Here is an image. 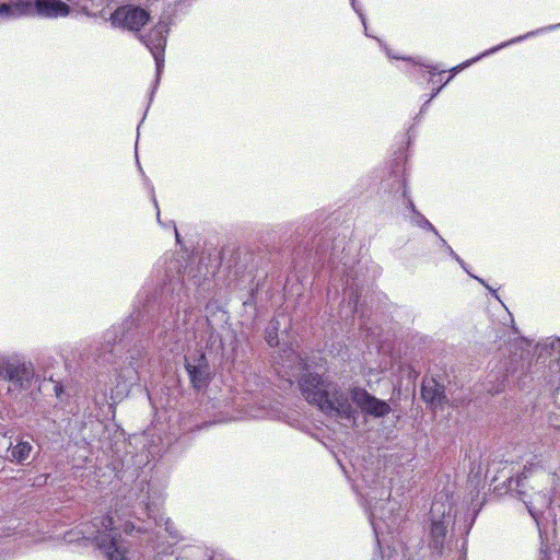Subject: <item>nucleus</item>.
I'll list each match as a JSON object with an SVG mask.
<instances>
[{
  "instance_id": "4468645a",
  "label": "nucleus",
  "mask_w": 560,
  "mask_h": 560,
  "mask_svg": "<svg viewBox=\"0 0 560 560\" xmlns=\"http://www.w3.org/2000/svg\"><path fill=\"white\" fill-rule=\"evenodd\" d=\"M421 395L427 402L436 405L443 399V388L434 378H427L422 383Z\"/></svg>"
},
{
  "instance_id": "5701e85b",
  "label": "nucleus",
  "mask_w": 560,
  "mask_h": 560,
  "mask_svg": "<svg viewBox=\"0 0 560 560\" xmlns=\"http://www.w3.org/2000/svg\"><path fill=\"white\" fill-rule=\"evenodd\" d=\"M351 2V7L352 9L358 13L363 26H364V30L368 31L366 28V21H365V16L364 14L362 13L361 9L357 5V2L355 0H350ZM365 34L368 35V32H365Z\"/></svg>"
},
{
  "instance_id": "f8f14e48",
  "label": "nucleus",
  "mask_w": 560,
  "mask_h": 560,
  "mask_svg": "<svg viewBox=\"0 0 560 560\" xmlns=\"http://www.w3.org/2000/svg\"><path fill=\"white\" fill-rule=\"evenodd\" d=\"M559 27H560V23H559V24H555V25H549V26H547V27H545V28H540V30H537V31L528 32V33H527V34H525V35H522V36H518V37L512 38V39H511V40H509V42L502 43V44H500V45H498V46H495V47H493V48H491V49H489V50H486L485 52L480 54L479 56H477V57H475V58H472V59H470V60H467V61H465V62H463V63H460V65H458V66H456V67L452 68V69H451L452 75H451V77H450V78L444 82V84H443V85L447 84V83L452 80V78H453V75H454V74H456V73H457V72H459L460 70H463V69H465V68L469 67L471 63H474V62H476V61L480 60L481 58H483V57H486V56H489V55H491V54H494V52H497L498 50H500V49H502V48H504V47H506V46H509V45H512V44H515V43L522 42V40H524V39H526V38H528V37H532V36L536 35V34H538V33H541V32H545V31H552V30H556V28H559Z\"/></svg>"
},
{
  "instance_id": "2eb2a0df",
  "label": "nucleus",
  "mask_w": 560,
  "mask_h": 560,
  "mask_svg": "<svg viewBox=\"0 0 560 560\" xmlns=\"http://www.w3.org/2000/svg\"><path fill=\"white\" fill-rule=\"evenodd\" d=\"M33 450L32 444L28 441H19L14 446L9 447L8 458L11 462L23 464L31 455Z\"/></svg>"
},
{
  "instance_id": "b1692460",
  "label": "nucleus",
  "mask_w": 560,
  "mask_h": 560,
  "mask_svg": "<svg viewBox=\"0 0 560 560\" xmlns=\"http://www.w3.org/2000/svg\"><path fill=\"white\" fill-rule=\"evenodd\" d=\"M447 250H448L450 255L454 259H456V261H458L464 269H466L465 262L459 258V256L450 246H447Z\"/></svg>"
},
{
  "instance_id": "39448f33",
  "label": "nucleus",
  "mask_w": 560,
  "mask_h": 560,
  "mask_svg": "<svg viewBox=\"0 0 560 560\" xmlns=\"http://www.w3.org/2000/svg\"><path fill=\"white\" fill-rule=\"evenodd\" d=\"M34 372L31 363H27L20 354L0 353V378L10 383V392H21L28 387Z\"/></svg>"
},
{
  "instance_id": "ddd939ff",
  "label": "nucleus",
  "mask_w": 560,
  "mask_h": 560,
  "mask_svg": "<svg viewBox=\"0 0 560 560\" xmlns=\"http://www.w3.org/2000/svg\"><path fill=\"white\" fill-rule=\"evenodd\" d=\"M185 555L191 560H234L223 551L209 550L202 546H190L185 548Z\"/></svg>"
},
{
  "instance_id": "f3484780",
  "label": "nucleus",
  "mask_w": 560,
  "mask_h": 560,
  "mask_svg": "<svg viewBox=\"0 0 560 560\" xmlns=\"http://www.w3.org/2000/svg\"><path fill=\"white\" fill-rule=\"evenodd\" d=\"M343 294L349 299L348 306H347L348 311H347L346 316H348V314H353V313L358 312L357 288H354V283L350 284L348 279H347L346 285L343 288Z\"/></svg>"
},
{
  "instance_id": "423d86ee",
  "label": "nucleus",
  "mask_w": 560,
  "mask_h": 560,
  "mask_svg": "<svg viewBox=\"0 0 560 560\" xmlns=\"http://www.w3.org/2000/svg\"><path fill=\"white\" fill-rule=\"evenodd\" d=\"M395 510L396 503L389 500L380 506L377 504L370 506V522L377 538L384 532H393L397 528L400 516L399 512H395Z\"/></svg>"
},
{
  "instance_id": "20e7f679",
  "label": "nucleus",
  "mask_w": 560,
  "mask_h": 560,
  "mask_svg": "<svg viewBox=\"0 0 560 560\" xmlns=\"http://www.w3.org/2000/svg\"><path fill=\"white\" fill-rule=\"evenodd\" d=\"M429 547L440 553L444 548L447 527L454 521L453 502L445 493L438 494L431 505Z\"/></svg>"
},
{
  "instance_id": "aec40b11",
  "label": "nucleus",
  "mask_w": 560,
  "mask_h": 560,
  "mask_svg": "<svg viewBox=\"0 0 560 560\" xmlns=\"http://www.w3.org/2000/svg\"><path fill=\"white\" fill-rule=\"evenodd\" d=\"M539 349V357L542 355V351H552L555 354L560 355V339L546 340L542 343L537 345Z\"/></svg>"
},
{
  "instance_id": "f257e3e1",
  "label": "nucleus",
  "mask_w": 560,
  "mask_h": 560,
  "mask_svg": "<svg viewBox=\"0 0 560 560\" xmlns=\"http://www.w3.org/2000/svg\"><path fill=\"white\" fill-rule=\"evenodd\" d=\"M155 509L156 506L153 508L150 504L144 506L139 504L136 510L126 499L117 500L114 510L107 516L95 517L91 524H84L79 534L82 536L81 538L94 541L104 551L107 560H129L128 550L120 539L119 530L122 528L126 534H131L136 529L137 532H147V527L136 526L132 522V518L140 521V514H147L148 517H153L160 529L163 528L168 534L172 539L167 542L170 547L177 541L178 533L168 517L156 515ZM166 549L163 547L154 560H164Z\"/></svg>"
},
{
  "instance_id": "a878e982",
  "label": "nucleus",
  "mask_w": 560,
  "mask_h": 560,
  "mask_svg": "<svg viewBox=\"0 0 560 560\" xmlns=\"http://www.w3.org/2000/svg\"><path fill=\"white\" fill-rule=\"evenodd\" d=\"M443 86H444V85H441V86H440V88H438L436 90H433V94L431 95V98L435 97V96L440 93V91L442 90V88H443Z\"/></svg>"
},
{
  "instance_id": "bb28decb",
  "label": "nucleus",
  "mask_w": 560,
  "mask_h": 560,
  "mask_svg": "<svg viewBox=\"0 0 560 560\" xmlns=\"http://www.w3.org/2000/svg\"><path fill=\"white\" fill-rule=\"evenodd\" d=\"M72 533H69V537L67 538L68 541H73L75 538L72 537ZM77 539H80V537H78Z\"/></svg>"
},
{
  "instance_id": "f03ea898",
  "label": "nucleus",
  "mask_w": 560,
  "mask_h": 560,
  "mask_svg": "<svg viewBox=\"0 0 560 560\" xmlns=\"http://www.w3.org/2000/svg\"><path fill=\"white\" fill-rule=\"evenodd\" d=\"M304 398L317 406L324 413L354 422L358 417L357 409L351 401L364 413L375 418L384 417L390 412V406L364 388L352 387L343 389L338 384L326 382L317 374H305L300 381Z\"/></svg>"
},
{
  "instance_id": "cd10ccee",
  "label": "nucleus",
  "mask_w": 560,
  "mask_h": 560,
  "mask_svg": "<svg viewBox=\"0 0 560 560\" xmlns=\"http://www.w3.org/2000/svg\"><path fill=\"white\" fill-rule=\"evenodd\" d=\"M463 560H465V557L463 558Z\"/></svg>"
},
{
  "instance_id": "6e6552de",
  "label": "nucleus",
  "mask_w": 560,
  "mask_h": 560,
  "mask_svg": "<svg viewBox=\"0 0 560 560\" xmlns=\"http://www.w3.org/2000/svg\"><path fill=\"white\" fill-rule=\"evenodd\" d=\"M168 30V23L161 20L147 35L141 36V42L154 57L158 77L164 65V49Z\"/></svg>"
},
{
  "instance_id": "dca6fc26",
  "label": "nucleus",
  "mask_w": 560,
  "mask_h": 560,
  "mask_svg": "<svg viewBox=\"0 0 560 560\" xmlns=\"http://www.w3.org/2000/svg\"><path fill=\"white\" fill-rule=\"evenodd\" d=\"M408 208L412 213L410 218L412 224L422 229H428L438 235V231L435 230V228L420 212L416 210V207L411 200H408Z\"/></svg>"
},
{
  "instance_id": "7ed1b4c3",
  "label": "nucleus",
  "mask_w": 560,
  "mask_h": 560,
  "mask_svg": "<svg viewBox=\"0 0 560 560\" xmlns=\"http://www.w3.org/2000/svg\"><path fill=\"white\" fill-rule=\"evenodd\" d=\"M557 481L556 474L538 467L525 468L515 480V490L535 520L540 537L547 533L549 525L553 527L556 535L560 528V524L556 521L555 509L551 506Z\"/></svg>"
},
{
  "instance_id": "9d476101",
  "label": "nucleus",
  "mask_w": 560,
  "mask_h": 560,
  "mask_svg": "<svg viewBox=\"0 0 560 560\" xmlns=\"http://www.w3.org/2000/svg\"><path fill=\"white\" fill-rule=\"evenodd\" d=\"M28 16L56 20L67 18L71 8L62 0H27Z\"/></svg>"
},
{
  "instance_id": "4be33fe9",
  "label": "nucleus",
  "mask_w": 560,
  "mask_h": 560,
  "mask_svg": "<svg viewBox=\"0 0 560 560\" xmlns=\"http://www.w3.org/2000/svg\"><path fill=\"white\" fill-rule=\"evenodd\" d=\"M417 65H420L421 67L429 70V72L434 75L435 72H444V70H440L438 66L432 65L431 62H424V61H415Z\"/></svg>"
},
{
  "instance_id": "0eeeda50",
  "label": "nucleus",
  "mask_w": 560,
  "mask_h": 560,
  "mask_svg": "<svg viewBox=\"0 0 560 560\" xmlns=\"http://www.w3.org/2000/svg\"><path fill=\"white\" fill-rule=\"evenodd\" d=\"M138 381V371L133 365L122 368L115 372L107 384L108 393L105 396L110 400V405L121 401L128 394L133 384Z\"/></svg>"
},
{
  "instance_id": "393cba45",
  "label": "nucleus",
  "mask_w": 560,
  "mask_h": 560,
  "mask_svg": "<svg viewBox=\"0 0 560 560\" xmlns=\"http://www.w3.org/2000/svg\"><path fill=\"white\" fill-rule=\"evenodd\" d=\"M472 277H474L478 282H480L482 285H485L487 289H489V290L493 293V295H494L497 299H499V296L497 295L495 291H494V290H492L489 285H487V284H486V282H485V280H482L481 278H478V277H476V276H472Z\"/></svg>"
},
{
  "instance_id": "a211bd4d",
  "label": "nucleus",
  "mask_w": 560,
  "mask_h": 560,
  "mask_svg": "<svg viewBox=\"0 0 560 560\" xmlns=\"http://www.w3.org/2000/svg\"><path fill=\"white\" fill-rule=\"evenodd\" d=\"M295 362L298 363L296 369L299 371L308 370L311 368V365L299 353H296L293 349H290V353L288 354L283 366L291 369L292 364Z\"/></svg>"
},
{
  "instance_id": "9b49d317",
  "label": "nucleus",
  "mask_w": 560,
  "mask_h": 560,
  "mask_svg": "<svg viewBox=\"0 0 560 560\" xmlns=\"http://www.w3.org/2000/svg\"><path fill=\"white\" fill-rule=\"evenodd\" d=\"M186 370L195 388L201 389L207 386L210 378V368L203 354L197 358H187Z\"/></svg>"
},
{
  "instance_id": "6ab92c4d",
  "label": "nucleus",
  "mask_w": 560,
  "mask_h": 560,
  "mask_svg": "<svg viewBox=\"0 0 560 560\" xmlns=\"http://www.w3.org/2000/svg\"><path fill=\"white\" fill-rule=\"evenodd\" d=\"M279 327H280V323L278 319H276V320H272L267 328L266 340H267L268 345L271 347L277 346L279 343V341H278Z\"/></svg>"
},
{
  "instance_id": "412c9836",
  "label": "nucleus",
  "mask_w": 560,
  "mask_h": 560,
  "mask_svg": "<svg viewBox=\"0 0 560 560\" xmlns=\"http://www.w3.org/2000/svg\"><path fill=\"white\" fill-rule=\"evenodd\" d=\"M153 202H154V206L156 208V217H158V222L159 224L164 228V229H170L174 232L175 234V237H176V242L179 243L180 242V236H179V233L177 231V228H176V224L174 221H170L168 223H163L160 219V210H159V206H158V201L155 199V197L153 196Z\"/></svg>"
},
{
  "instance_id": "1a4fd4ad",
  "label": "nucleus",
  "mask_w": 560,
  "mask_h": 560,
  "mask_svg": "<svg viewBox=\"0 0 560 560\" xmlns=\"http://www.w3.org/2000/svg\"><path fill=\"white\" fill-rule=\"evenodd\" d=\"M148 21L149 13L144 9L132 5L120 7L110 16L114 26L129 31H139Z\"/></svg>"
}]
</instances>
